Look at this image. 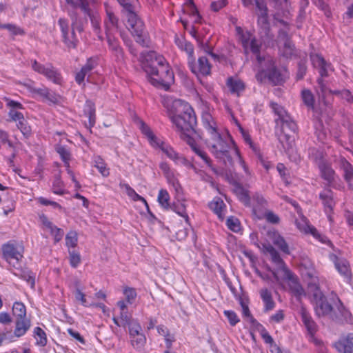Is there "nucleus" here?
Segmentation results:
<instances>
[{"instance_id": "obj_23", "label": "nucleus", "mask_w": 353, "mask_h": 353, "mask_svg": "<svg viewBox=\"0 0 353 353\" xmlns=\"http://www.w3.org/2000/svg\"><path fill=\"white\" fill-rule=\"evenodd\" d=\"M301 321L305 325L309 335L315 334L318 330V325L313 320L309 312L303 307L300 309Z\"/></svg>"}, {"instance_id": "obj_16", "label": "nucleus", "mask_w": 353, "mask_h": 353, "mask_svg": "<svg viewBox=\"0 0 353 353\" xmlns=\"http://www.w3.org/2000/svg\"><path fill=\"white\" fill-rule=\"evenodd\" d=\"M194 58L188 61L189 66L191 71L196 75L201 74L206 76L210 74L211 65L208 59L205 57H200L198 59L197 64L194 63Z\"/></svg>"}, {"instance_id": "obj_18", "label": "nucleus", "mask_w": 353, "mask_h": 353, "mask_svg": "<svg viewBox=\"0 0 353 353\" xmlns=\"http://www.w3.org/2000/svg\"><path fill=\"white\" fill-rule=\"evenodd\" d=\"M185 141L190 146L192 150L199 157H200L209 168H210L212 170H214V168L212 166L211 159L208 157V154L199 145H197L192 137H185Z\"/></svg>"}, {"instance_id": "obj_17", "label": "nucleus", "mask_w": 353, "mask_h": 353, "mask_svg": "<svg viewBox=\"0 0 353 353\" xmlns=\"http://www.w3.org/2000/svg\"><path fill=\"white\" fill-rule=\"evenodd\" d=\"M283 279L289 281V288L292 293L300 299L302 296L305 295V290L299 283L297 277L290 270V274L283 273Z\"/></svg>"}, {"instance_id": "obj_26", "label": "nucleus", "mask_w": 353, "mask_h": 353, "mask_svg": "<svg viewBox=\"0 0 353 353\" xmlns=\"http://www.w3.org/2000/svg\"><path fill=\"white\" fill-rule=\"evenodd\" d=\"M268 236L272 243L277 246L283 252L290 254L289 247L285 240L276 231H270L268 232Z\"/></svg>"}, {"instance_id": "obj_5", "label": "nucleus", "mask_w": 353, "mask_h": 353, "mask_svg": "<svg viewBox=\"0 0 353 353\" xmlns=\"http://www.w3.org/2000/svg\"><path fill=\"white\" fill-rule=\"evenodd\" d=\"M125 10L128 12L127 28L134 37L136 42L143 47L148 46L149 40L145 32V26L135 12L136 7Z\"/></svg>"}, {"instance_id": "obj_39", "label": "nucleus", "mask_w": 353, "mask_h": 353, "mask_svg": "<svg viewBox=\"0 0 353 353\" xmlns=\"http://www.w3.org/2000/svg\"><path fill=\"white\" fill-rule=\"evenodd\" d=\"M120 186L121 188H124L125 189V191H126V193L127 194L131 197L134 201H142L143 203H145V205H146V208H147V210H148V212L150 214L151 216H154V215L152 214V213L150 211V209H149V206H148V204L146 201V200L142 197L141 196H140L139 194H138L134 190L131 188L128 184L127 183H123V184H120Z\"/></svg>"}, {"instance_id": "obj_34", "label": "nucleus", "mask_w": 353, "mask_h": 353, "mask_svg": "<svg viewBox=\"0 0 353 353\" xmlns=\"http://www.w3.org/2000/svg\"><path fill=\"white\" fill-rule=\"evenodd\" d=\"M83 112L84 114L88 118L89 128L93 127L96 122L94 104L90 101H87Z\"/></svg>"}, {"instance_id": "obj_29", "label": "nucleus", "mask_w": 353, "mask_h": 353, "mask_svg": "<svg viewBox=\"0 0 353 353\" xmlns=\"http://www.w3.org/2000/svg\"><path fill=\"white\" fill-rule=\"evenodd\" d=\"M234 192L239 199L245 206H250V196L248 190L245 189L240 183H236L234 185Z\"/></svg>"}, {"instance_id": "obj_63", "label": "nucleus", "mask_w": 353, "mask_h": 353, "mask_svg": "<svg viewBox=\"0 0 353 353\" xmlns=\"http://www.w3.org/2000/svg\"><path fill=\"white\" fill-rule=\"evenodd\" d=\"M127 325L129 327V334L130 337L141 333V327L137 322L133 321V320H132L130 323L127 324Z\"/></svg>"}, {"instance_id": "obj_10", "label": "nucleus", "mask_w": 353, "mask_h": 353, "mask_svg": "<svg viewBox=\"0 0 353 353\" xmlns=\"http://www.w3.org/2000/svg\"><path fill=\"white\" fill-rule=\"evenodd\" d=\"M332 301L336 310H334L330 319L340 324H352L353 316L350 311L343 305L336 294H332Z\"/></svg>"}, {"instance_id": "obj_7", "label": "nucleus", "mask_w": 353, "mask_h": 353, "mask_svg": "<svg viewBox=\"0 0 353 353\" xmlns=\"http://www.w3.org/2000/svg\"><path fill=\"white\" fill-rule=\"evenodd\" d=\"M74 2L77 3V6L72 7L71 5H69L71 9L76 10V9L79 8L90 18L94 33L97 35L99 39L102 41L103 38L101 28V19L97 11L92 10L89 8L90 0H76Z\"/></svg>"}, {"instance_id": "obj_56", "label": "nucleus", "mask_w": 353, "mask_h": 353, "mask_svg": "<svg viewBox=\"0 0 353 353\" xmlns=\"http://www.w3.org/2000/svg\"><path fill=\"white\" fill-rule=\"evenodd\" d=\"M270 107L273 110L274 112L278 115V119H276V122L278 123L279 121H281L283 119V118L285 117V116L288 115V113L285 112V110L283 109V108L276 103L274 102H270Z\"/></svg>"}, {"instance_id": "obj_50", "label": "nucleus", "mask_w": 353, "mask_h": 353, "mask_svg": "<svg viewBox=\"0 0 353 353\" xmlns=\"http://www.w3.org/2000/svg\"><path fill=\"white\" fill-rule=\"evenodd\" d=\"M17 128L21 131L25 139H28L32 135V128L28 121L24 118L16 123Z\"/></svg>"}, {"instance_id": "obj_12", "label": "nucleus", "mask_w": 353, "mask_h": 353, "mask_svg": "<svg viewBox=\"0 0 353 353\" xmlns=\"http://www.w3.org/2000/svg\"><path fill=\"white\" fill-rule=\"evenodd\" d=\"M329 259L334 263L338 272L344 277L347 282L352 279V271L348 261L342 256L340 250L329 254Z\"/></svg>"}, {"instance_id": "obj_33", "label": "nucleus", "mask_w": 353, "mask_h": 353, "mask_svg": "<svg viewBox=\"0 0 353 353\" xmlns=\"http://www.w3.org/2000/svg\"><path fill=\"white\" fill-rule=\"evenodd\" d=\"M260 296L264 303L265 311L268 312L273 310L275 303L272 299L271 292L267 288L261 289L260 290Z\"/></svg>"}, {"instance_id": "obj_19", "label": "nucleus", "mask_w": 353, "mask_h": 353, "mask_svg": "<svg viewBox=\"0 0 353 353\" xmlns=\"http://www.w3.org/2000/svg\"><path fill=\"white\" fill-rule=\"evenodd\" d=\"M252 212L259 219H262L263 212L266 210L267 201L262 195L256 193L252 197Z\"/></svg>"}, {"instance_id": "obj_60", "label": "nucleus", "mask_w": 353, "mask_h": 353, "mask_svg": "<svg viewBox=\"0 0 353 353\" xmlns=\"http://www.w3.org/2000/svg\"><path fill=\"white\" fill-rule=\"evenodd\" d=\"M333 94L349 103H353V95L348 90H334Z\"/></svg>"}, {"instance_id": "obj_13", "label": "nucleus", "mask_w": 353, "mask_h": 353, "mask_svg": "<svg viewBox=\"0 0 353 353\" xmlns=\"http://www.w3.org/2000/svg\"><path fill=\"white\" fill-rule=\"evenodd\" d=\"M3 259L13 268L19 269L20 261L23 258L22 252L13 244L7 243L3 245Z\"/></svg>"}, {"instance_id": "obj_64", "label": "nucleus", "mask_w": 353, "mask_h": 353, "mask_svg": "<svg viewBox=\"0 0 353 353\" xmlns=\"http://www.w3.org/2000/svg\"><path fill=\"white\" fill-rule=\"evenodd\" d=\"M70 264L72 268H77L81 262L79 253L75 251H69Z\"/></svg>"}, {"instance_id": "obj_6", "label": "nucleus", "mask_w": 353, "mask_h": 353, "mask_svg": "<svg viewBox=\"0 0 353 353\" xmlns=\"http://www.w3.org/2000/svg\"><path fill=\"white\" fill-rule=\"evenodd\" d=\"M270 6L274 8V18L282 24L284 28L279 31L278 37L283 41H290L288 38L289 22L281 19V17L288 19L290 14V6L288 0H270Z\"/></svg>"}, {"instance_id": "obj_30", "label": "nucleus", "mask_w": 353, "mask_h": 353, "mask_svg": "<svg viewBox=\"0 0 353 353\" xmlns=\"http://www.w3.org/2000/svg\"><path fill=\"white\" fill-rule=\"evenodd\" d=\"M270 254L272 262L276 265L278 271H280L282 274L283 273L290 274V270L275 249H272Z\"/></svg>"}, {"instance_id": "obj_1", "label": "nucleus", "mask_w": 353, "mask_h": 353, "mask_svg": "<svg viewBox=\"0 0 353 353\" xmlns=\"http://www.w3.org/2000/svg\"><path fill=\"white\" fill-rule=\"evenodd\" d=\"M139 61L155 87L168 90L174 81V74L165 59L154 51L142 52Z\"/></svg>"}, {"instance_id": "obj_2", "label": "nucleus", "mask_w": 353, "mask_h": 353, "mask_svg": "<svg viewBox=\"0 0 353 353\" xmlns=\"http://www.w3.org/2000/svg\"><path fill=\"white\" fill-rule=\"evenodd\" d=\"M206 119L204 121V125L210 134V139L206 144L210 151L215 158L223 161L225 165L228 163L232 164V159L230 152L232 151L234 153L235 148H238L236 145L229 135L223 137L217 132L214 124L207 121Z\"/></svg>"}, {"instance_id": "obj_44", "label": "nucleus", "mask_w": 353, "mask_h": 353, "mask_svg": "<svg viewBox=\"0 0 353 353\" xmlns=\"http://www.w3.org/2000/svg\"><path fill=\"white\" fill-rule=\"evenodd\" d=\"M15 275L26 281L31 287L32 289L35 286V274L30 270H21L19 272H15Z\"/></svg>"}, {"instance_id": "obj_14", "label": "nucleus", "mask_w": 353, "mask_h": 353, "mask_svg": "<svg viewBox=\"0 0 353 353\" xmlns=\"http://www.w3.org/2000/svg\"><path fill=\"white\" fill-rule=\"evenodd\" d=\"M243 47L247 52L248 50L256 56V59L259 63L262 61L260 56L261 43L252 35L249 32L242 33L240 37Z\"/></svg>"}, {"instance_id": "obj_11", "label": "nucleus", "mask_w": 353, "mask_h": 353, "mask_svg": "<svg viewBox=\"0 0 353 353\" xmlns=\"http://www.w3.org/2000/svg\"><path fill=\"white\" fill-rule=\"evenodd\" d=\"M30 63L31 68L34 72L43 74L54 83L61 84V74L51 63L43 65L39 63L37 60H31Z\"/></svg>"}, {"instance_id": "obj_38", "label": "nucleus", "mask_w": 353, "mask_h": 353, "mask_svg": "<svg viewBox=\"0 0 353 353\" xmlns=\"http://www.w3.org/2000/svg\"><path fill=\"white\" fill-rule=\"evenodd\" d=\"M234 120L235 123L236 124V125L239 128V130L241 134V136H242L245 143L250 146V148L253 150V152L255 154H259V150L252 142L251 137L249 134V133L243 128V127L241 125V124L239 123V122L238 121L237 119H234Z\"/></svg>"}, {"instance_id": "obj_45", "label": "nucleus", "mask_w": 353, "mask_h": 353, "mask_svg": "<svg viewBox=\"0 0 353 353\" xmlns=\"http://www.w3.org/2000/svg\"><path fill=\"white\" fill-rule=\"evenodd\" d=\"M154 147L159 148L166 156L174 161L176 162L180 157L179 154L174 150V149L169 145L165 144L163 142L159 141V145H154Z\"/></svg>"}, {"instance_id": "obj_42", "label": "nucleus", "mask_w": 353, "mask_h": 353, "mask_svg": "<svg viewBox=\"0 0 353 353\" xmlns=\"http://www.w3.org/2000/svg\"><path fill=\"white\" fill-rule=\"evenodd\" d=\"M112 320L117 326L125 327L127 326V324L130 323V321L133 319L128 310L125 311H120L119 319L114 316Z\"/></svg>"}, {"instance_id": "obj_27", "label": "nucleus", "mask_w": 353, "mask_h": 353, "mask_svg": "<svg viewBox=\"0 0 353 353\" xmlns=\"http://www.w3.org/2000/svg\"><path fill=\"white\" fill-rule=\"evenodd\" d=\"M336 348L342 353H353V334H348L335 344Z\"/></svg>"}, {"instance_id": "obj_41", "label": "nucleus", "mask_w": 353, "mask_h": 353, "mask_svg": "<svg viewBox=\"0 0 353 353\" xmlns=\"http://www.w3.org/2000/svg\"><path fill=\"white\" fill-rule=\"evenodd\" d=\"M30 91L34 94H37L41 97H44L51 102L56 103L57 101V96L50 92V90L46 87L39 88H31Z\"/></svg>"}, {"instance_id": "obj_28", "label": "nucleus", "mask_w": 353, "mask_h": 353, "mask_svg": "<svg viewBox=\"0 0 353 353\" xmlns=\"http://www.w3.org/2000/svg\"><path fill=\"white\" fill-rule=\"evenodd\" d=\"M318 166L321 171V176L327 182L330 183L334 180V171L331 166L323 160H319Z\"/></svg>"}, {"instance_id": "obj_21", "label": "nucleus", "mask_w": 353, "mask_h": 353, "mask_svg": "<svg viewBox=\"0 0 353 353\" xmlns=\"http://www.w3.org/2000/svg\"><path fill=\"white\" fill-rule=\"evenodd\" d=\"M310 60L314 68L319 69V72L321 77L328 75L327 71L330 68V65L325 61L321 55L316 53H311Z\"/></svg>"}, {"instance_id": "obj_25", "label": "nucleus", "mask_w": 353, "mask_h": 353, "mask_svg": "<svg viewBox=\"0 0 353 353\" xmlns=\"http://www.w3.org/2000/svg\"><path fill=\"white\" fill-rule=\"evenodd\" d=\"M226 85L230 92L237 97H239L244 92L245 88L244 82L238 78H228Z\"/></svg>"}, {"instance_id": "obj_62", "label": "nucleus", "mask_w": 353, "mask_h": 353, "mask_svg": "<svg viewBox=\"0 0 353 353\" xmlns=\"http://www.w3.org/2000/svg\"><path fill=\"white\" fill-rule=\"evenodd\" d=\"M77 235L74 232H69L65 237V243L68 248H74L77 244Z\"/></svg>"}, {"instance_id": "obj_8", "label": "nucleus", "mask_w": 353, "mask_h": 353, "mask_svg": "<svg viewBox=\"0 0 353 353\" xmlns=\"http://www.w3.org/2000/svg\"><path fill=\"white\" fill-rule=\"evenodd\" d=\"M312 302L315 314L318 317H328L330 319L334 309L319 289L316 288L314 292Z\"/></svg>"}, {"instance_id": "obj_47", "label": "nucleus", "mask_w": 353, "mask_h": 353, "mask_svg": "<svg viewBox=\"0 0 353 353\" xmlns=\"http://www.w3.org/2000/svg\"><path fill=\"white\" fill-rule=\"evenodd\" d=\"M176 44L182 50L186 52L189 56V60L193 59L194 47L191 43L186 41L184 39H176Z\"/></svg>"}, {"instance_id": "obj_59", "label": "nucleus", "mask_w": 353, "mask_h": 353, "mask_svg": "<svg viewBox=\"0 0 353 353\" xmlns=\"http://www.w3.org/2000/svg\"><path fill=\"white\" fill-rule=\"evenodd\" d=\"M227 226L232 231L236 232L241 229L240 222L237 218L230 216L227 219Z\"/></svg>"}, {"instance_id": "obj_55", "label": "nucleus", "mask_w": 353, "mask_h": 353, "mask_svg": "<svg viewBox=\"0 0 353 353\" xmlns=\"http://www.w3.org/2000/svg\"><path fill=\"white\" fill-rule=\"evenodd\" d=\"M130 339L132 345L136 349L142 348L146 343V338L143 333L132 336Z\"/></svg>"}, {"instance_id": "obj_43", "label": "nucleus", "mask_w": 353, "mask_h": 353, "mask_svg": "<svg viewBox=\"0 0 353 353\" xmlns=\"http://www.w3.org/2000/svg\"><path fill=\"white\" fill-rule=\"evenodd\" d=\"M12 312L14 319L28 317L26 307L20 301H16L14 303L12 308Z\"/></svg>"}, {"instance_id": "obj_48", "label": "nucleus", "mask_w": 353, "mask_h": 353, "mask_svg": "<svg viewBox=\"0 0 353 353\" xmlns=\"http://www.w3.org/2000/svg\"><path fill=\"white\" fill-rule=\"evenodd\" d=\"M93 165L103 176L109 175V169L107 168L106 164L101 157L97 156L94 157Z\"/></svg>"}, {"instance_id": "obj_3", "label": "nucleus", "mask_w": 353, "mask_h": 353, "mask_svg": "<svg viewBox=\"0 0 353 353\" xmlns=\"http://www.w3.org/2000/svg\"><path fill=\"white\" fill-rule=\"evenodd\" d=\"M172 106L175 112L170 116L172 123L181 132V138L185 141V137H192L196 133V117L191 105L181 99H174Z\"/></svg>"}, {"instance_id": "obj_36", "label": "nucleus", "mask_w": 353, "mask_h": 353, "mask_svg": "<svg viewBox=\"0 0 353 353\" xmlns=\"http://www.w3.org/2000/svg\"><path fill=\"white\" fill-rule=\"evenodd\" d=\"M140 130L141 132L146 136L150 144L152 146L159 145V140L157 137L153 134L152 131L150 128V127L146 125L143 121H140Z\"/></svg>"}, {"instance_id": "obj_15", "label": "nucleus", "mask_w": 353, "mask_h": 353, "mask_svg": "<svg viewBox=\"0 0 353 353\" xmlns=\"http://www.w3.org/2000/svg\"><path fill=\"white\" fill-rule=\"evenodd\" d=\"M108 49L111 52L114 61L119 63L123 64L125 62V55L123 49L119 44V41L113 36L106 37Z\"/></svg>"}, {"instance_id": "obj_54", "label": "nucleus", "mask_w": 353, "mask_h": 353, "mask_svg": "<svg viewBox=\"0 0 353 353\" xmlns=\"http://www.w3.org/2000/svg\"><path fill=\"white\" fill-rule=\"evenodd\" d=\"M170 195L167 190L161 189L158 194V201L159 204L166 210H169L171 208V205L169 203Z\"/></svg>"}, {"instance_id": "obj_35", "label": "nucleus", "mask_w": 353, "mask_h": 353, "mask_svg": "<svg viewBox=\"0 0 353 353\" xmlns=\"http://www.w3.org/2000/svg\"><path fill=\"white\" fill-rule=\"evenodd\" d=\"M340 165L344 172L345 180L348 183L349 186L352 187L351 181L353 179V166L345 158L341 159Z\"/></svg>"}, {"instance_id": "obj_32", "label": "nucleus", "mask_w": 353, "mask_h": 353, "mask_svg": "<svg viewBox=\"0 0 353 353\" xmlns=\"http://www.w3.org/2000/svg\"><path fill=\"white\" fill-rule=\"evenodd\" d=\"M319 196L325 206V211L331 212L334 205L332 192L330 190H325L320 193Z\"/></svg>"}, {"instance_id": "obj_53", "label": "nucleus", "mask_w": 353, "mask_h": 353, "mask_svg": "<svg viewBox=\"0 0 353 353\" xmlns=\"http://www.w3.org/2000/svg\"><path fill=\"white\" fill-rule=\"evenodd\" d=\"M57 152L60 155L61 159L64 162V165L66 168L70 167L69 161L70 160V151L63 145H59L56 147Z\"/></svg>"}, {"instance_id": "obj_9", "label": "nucleus", "mask_w": 353, "mask_h": 353, "mask_svg": "<svg viewBox=\"0 0 353 353\" xmlns=\"http://www.w3.org/2000/svg\"><path fill=\"white\" fill-rule=\"evenodd\" d=\"M280 121L281 123V130L278 135V140L283 149L286 150L292 145L294 141V137L290 134V132L296 133L297 125L288 114L285 116Z\"/></svg>"}, {"instance_id": "obj_46", "label": "nucleus", "mask_w": 353, "mask_h": 353, "mask_svg": "<svg viewBox=\"0 0 353 353\" xmlns=\"http://www.w3.org/2000/svg\"><path fill=\"white\" fill-rule=\"evenodd\" d=\"M33 333L34 337L37 340L36 344L41 347H45L48 343L46 333L40 327H36Z\"/></svg>"}, {"instance_id": "obj_37", "label": "nucleus", "mask_w": 353, "mask_h": 353, "mask_svg": "<svg viewBox=\"0 0 353 353\" xmlns=\"http://www.w3.org/2000/svg\"><path fill=\"white\" fill-rule=\"evenodd\" d=\"M299 228L301 230H303L305 233L311 234L315 239H318L322 243H328L332 245V243L327 239L325 236H322L317 230L312 225L305 223V225L301 228L299 225Z\"/></svg>"}, {"instance_id": "obj_51", "label": "nucleus", "mask_w": 353, "mask_h": 353, "mask_svg": "<svg viewBox=\"0 0 353 353\" xmlns=\"http://www.w3.org/2000/svg\"><path fill=\"white\" fill-rule=\"evenodd\" d=\"M301 97L304 104L309 108L313 110L314 108V97L310 90H303Z\"/></svg>"}, {"instance_id": "obj_58", "label": "nucleus", "mask_w": 353, "mask_h": 353, "mask_svg": "<svg viewBox=\"0 0 353 353\" xmlns=\"http://www.w3.org/2000/svg\"><path fill=\"white\" fill-rule=\"evenodd\" d=\"M123 294L129 304H132L134 302L137 297V292L134 288L126 287L123 290Z\"/></svg>"}, {"instance_id": "obj_61", "label": "nucleus", "mask_w": 353, "mask_h": 353, "mask_svg": "<svg viewBox=\"0 0 353 353\" xmlns=\"http://www.w3.org/2000/svg\"><path fill=\"white\" fill-rule=\"evenodd\" d=\"M262 219H265L268 222L271 223H278L279 221V217L272 211L264 210L263 212Z\"/></svg>"}, {"instance_id": "obj_4", "label": "nucleus", "mask_w": 353, "mask_h": 353, "mask_svg": "<svg viewBox=\"0 0 353 353\" xmlns=\"http://www.w3.org/2000/svg\"><path fill=\"white\" fill-rule=\"evenodd\" d=\"M68 13L70 16L72 23L69 24L68 19L65 18H60L58 20V25L59 26L62 41L68 48H75L79 43L75 31L82 32L84 30L83 21L79 17L76 10H73L71 8L68 9Z\"/></svg>"}, {"instance_id": "obj_20", "label": "nucleus", "mask_w": 353, "mask_h": 353, "mask_svg": "<svg viewBox=\"0 0 353 353\" xmlns=\"http://www.w3.org/2000/svg\"><path fill=\"white\" fill-rule=\"evenodd\" d=\"M106 18L104 19V26L106 37L112 36V31L117 28L118 18L113 11L105 4Z\"/></svg>"}, {"instance_id": "obj_22", "label": "nucleus", "mask_w": 353, "mask_h": 353, "mask_svg": "<svg viewBox=\"0 0 353 353\" xmlns=\"http://www.w3.org/2000/svg\"><path fill=\"white\" fill-rule=\"evenodd\" d=\"M14 336L20 338L24 336L31 327V320L28 317L14 319Z\"/></svg>"}, {"instance_id": "obj_52", "label": "nucleus", "mask_w": 353, "mask_h": 353, "mask_svg": "<svg viewBox=\"0 0 353 353\" xmlns=\"http://www.w3.org/2000/svg\"><path fill=\"white\" fill-rule=\"evenodd\" d=\"M170 209L174 211L176 213H177L181 216L183 217L186 221V223H189V217L186 212L185 205L184 202H178V203H174Z\"/></svg>"}, {"instance_id": "obj_40", "label": "nucleus", "mask_w": 353, "mask_h": 353, "mask_svg": "<svg viewBox=\"0 0 353 353\" xmlns=\"http://www.w3.org/2000/svg\"><path fill=\"white\" fill-rule=\"evenodd\" d=\"M279 52L280 54L286 59H291L296 55L294 45L291 41H285Z\"/></svg>"}, {"instance_id": "obj_57", "label": "nucleus", "mask_w": 353, "mask_h": 353, "mask_svg": "<svg viewBox=\"0 0 353 353\" xmlns=\"http://www.w3.org/2000/svg\"><path fill=\"white\" fill-rule=\"evenodd\" d=\"M97 65V61L94 59L90 58L87 60L85 64L81 68V69L88 74V81H90V77L92 71L96 68Z\"/></svg>"}, {"instance_id": "obj_24", "label": "nucleus", "mask_w": 353, "mask_h": 353, "mask_svg": "<svg viewBox=\"0 0 353 353\" xmlns=\"http://www.w3.org/2000/svg\"><path fill=\"white\" fill-rule=\"evenodd\" d=\"M258 25L260 27V34L261 38L265 41V39H271L272 38V34L270 32V24L268 22V13L266 14H259L258 17Z\"/></svg>"}, {"instance_id": "obj_31", "label": "nucleus", "mask_w": 353, "mask_h": 353, "mask_svg": "<svg viewBox=\"0 0 353 353\" xmlns=\"http://www.w3.org/2000/svg\"><path fill=\"white\" fill-rule=\"evenodd\" d=\"M209 207L221 220L224 219L225 204L223 200L219 198L215 199L209 204Z\"/></svg>"}, {"instance_id": "obj_49", "label": "nucleus", "mask_w": 353, "mask_h": 353, "mask_svg": "<svg viewBox=\"0 0 353 353\" xmlns=\"http://www.w3.org/2000/svg\"><path fill=\"white\" fill-rule=\"evenodd\" d=\"M266 75L269 80L274 84H279L283 81V74L275 67L269 69Z\"/></svg>"}]
</instances>
